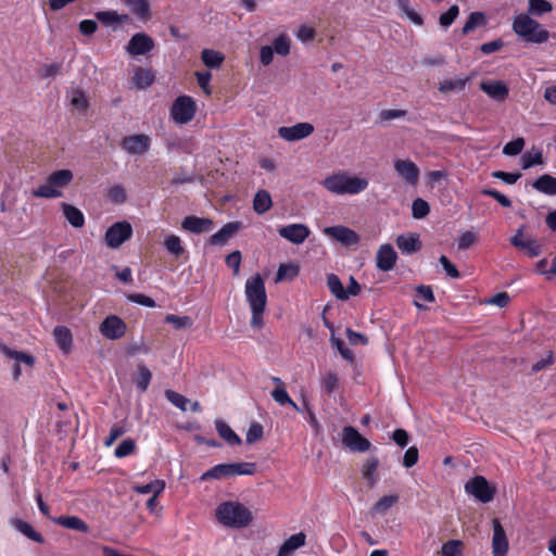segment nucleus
<instances>
[{
  "instance_id": "obj_1",
  "label": "nucleus",
  "mask_w": 556,
  "mask_h": 556,
  "mask_svg": "<svg viewBox=\"0 0 556 556\" xmlns=\"http://www.w3.org/2000/svg\"><path fill=\"white\" fill-rule=\"evenodd\" d=\"M245 296L252 309L251 326H263V313L267 303V295L263 278L257 274L245 282Z\"/></svg>"
},
{
  "instance_id": "obj_2",
  "label": "nucleus",
  "mask_w": 556,
  "mask_h": 556,
  "mask_svg": "<svg viewBox=\"0 0 556 556\" xmlns=\"http://www.w3.org/2000/svg\"><path fill=\"white\" fill-rule=\"evenodd\" d=\"M217 520L230 528H245L252 519V513L239 502H224L216 509Z\"/></svg>"
},
{
  "instance_id": "obj_3",
  "label": "nucleus",
  "mask_w": 556,
  "mask_h": 556,
  "mask_svg": "<svg viewBox=\"0 0 556 556\" xmlns=\"http://www.w3.org/2000/svg\"><path fill=\"white\" fill-rule=\"evenodd\" d=\"M323 186L334 194H357L368 187V180L346 173H336L323 180Z\"/></svg>"
},
{
  "instance_id": "obj_4",
  "label": "nucleus",
  "mask_w": 556,
  "mask_h": 556,
  "mask_svg": "<svg viewBox=\"0 0 556 556\" xmlns=\"http://www.w3.org/2000/svg\"><path fill=\"white\" fill-rule=\"evenodd\" d=\"M256 471L255 463L239 462L218 464L201 476L202 481L222 479L224 477L252 476Z\"/></svg>"
},
{
  "instance_id": "obj_5",
  "label": "nucleus",
  "mask_w": 556,
  "mask_h": 556,
  "mask_svg": "<svg viewBox=\"0 0 556 556\" xmlns=\"http://www.w3.org/2000/svg\"><path fill=\"white\" fill-rule=\"evenodd\" d=\"M465 491L475 496L481 503L491 502L496 493L483 476H476L465 483Z\"/></svg>"
},
{
  "instance_id": "obj_6",
  "label": "nucleus",
  "mask_w": 556,
  "mask_h": 556,
  "mask_svg": "<svg viewBox=\"0 0 556 556\" xmlns=\"http://www.w3.org/2000/svg\"><path fill=\"white\" fill-rule=\"evenodd\" d=\"M131 235L132 227L128 222H116L106 229L104 235V242L109 248L117 249L125 241L130 239Z\"/></svg>"
},
{
  "instance_id": "obj_7",
  "label": "nucleus",
  "mask_w": 556,
  "mask_h": 556,
  "mask_svg": "<svg viewBox=\"0 0 556 556\" xmlns=\"http://www.w3.org/2000/svg\"><path fill=\"white\" fill-rule=\"evenodd\" d=\"M195 110V102L191 97L180 96L174 101L170 114L176 123L182 125L194 117Z\"/></svg>"
},
{
  "instance_id": "obj_8",
  "label": "nucleus",
  "mask_w": 556,
  "mask_h": 556,
  "mask_svg": "<svg viewBox=\"0 0 556 556\" xmlns=\"http://www.w3.org/2000/svg\"><path fill=\"white\" fill-rule=\"evenodd\" d=\"M341 440L343 445L351 452L364 453L371 446L369 440L363 437L357 429L346 426L342 429Z\"/></svg>"
},
{
  "instance_id": "obj_9",
  "label": "nucleus",
  "mask_w": 556,
  "mask_h": 556,
  "mask_svg": "<svg viewBox=\"0 0 556 556\" xmlns=\"http://www.w3.org/2000/svg\"><path fill=\"white\" fill-rule=\"evenodd\" d=\"M101 334L110 340L121 339L126 332V324L122 318L111 315L108 316L99 327Z\"/></svg>"
},
{
  "instance_id": "obj_10",
  "label": "nucleus",
  "mask_w": 556,
  "mask_h": 556,
  "mask_svg": "<svg viewBox=\"0 0 556 556\" xmlns=\"http://www.w3.org/2000/svg\"><path fill=\"white\" fill-rule=\"evenodd\" d=\"M324 233L345 247L356 245L359 242V236L351 228L345 226H330L324 229Z\"/></svg>"
},
{
  "instance_id": "obj_11",
  "label": "nucleus",
  "mask_w": 556,
  "mask_h": 556,
  "mask_svg": "<svg viewBox=\"0 0 556 556\" xmlns=\"http://www.w3.org/2000/svg\"><path fill=\"white\" fill-rule=\"evenodd\" d=\"M525 226L517 229L516 233L510 238V244L519 250H525L531 257L538 256L542 252L541 244L531 237L523 233Z\"/></svg>"
},
{
  "instance_id": "obj_12",
  "label": "nucleus",
  "mask_w": 556,
  "mask_h": 556,
  "mask_svg": "<svg viewBox=\"0 0 556 556\" xmlns=\"http://www.w3.org/2000/svg\"><path fill=\"white\" fill-rule=\"evenodd\" d=\"M154 40L144 33L135 34L127 43L126 51L130 55H143L154 49Z\"/></svg>"
},
{
  "instance_id": "obj_13",
  "label": "nucleus",
  "mask_w": 556,
  "mask_h": 556,
  "mask_svg": "<svg viewBox=\"0 0 556 556\" xmlns=\"http://www.w3.org/2000/svg\"><path fill=\"white\" fill-rule=\"evenodd\" d=\"M314 126L309 123H298L293 126H282L278 128V135L280 138L287 141H298L312 135Z\"/></svg>"
},
{
  "instance_id": "obj_14",
  "label": "nucleus",
  "mask_w": 556,
  "mask_h": 556,
  "mask_svg": "<svg viewBox=\"0 0 556 556\" xmlns=\"http://www.w3.org/2000/svg\"><path fill=\"white\" fill-rule=\"evenodd\" d=\"M492 554L493 556H506L508 551V540L503 526L497 518L492 521Z\"/></svg>"
},
{
  "instance_id": "obj_15",
  "label": "nucleus",
  "mask_w": 556,
  "mask_h": 556,
  "mask_svg": "<svg viewBox=\"0 0 556 556\" xmlns=\"http://www.w3.org/2000/svg\"><path fill=\"white\" fill-rule=\"evenodd\" d=\"M394 169L406 184L415 186L418 182L420 172L413 161L395 160Z\"/></svg>"
},
{
  "instance_id": "obj_16",
  "label": "nucleus",
  "mask_w": 556,
  "mask_h": 556,
  "mask_svg": "<svg viewBox=\"0 0 556 556\" xmlns=\"http://www.w3.org/2000/svg\"><path fill=\"white\" fill-rule=\"evenodd\" d=\"M278 232L280 237L292 242L293 244L303 243L311 233L308 227L303 224H291L283 226L279 228Z\"/></svg>"
},
{
  "instance_id": "obj_17",
  "label": "nucleus",
  "mask_w": 556,
  "mask_h": 556,
  "mask_svg": "<svg viewBox=\"0 0 556 556\" xmlns=\"http://www.w3.org/2000/svg\"><path fill=\"white\" fill-rule=\"evenodd\" d=\"M121 146L129 154H142L150 148V138L147 135L127 136Z\"/></svg>"
},
{
  "instance_id": "obj_18",
  "label": "nucleus",
  "mask_w": 556,
  "mask_h": 556,
  "mask_svg": "<svg viewBox=\"0 0 556 556\" xmlns=\"http://www.w3.org/2000/svg\"><path fill=\"white\" fill-rule=\"evenodd\" d=\"M397 260V254L391 244H382L376 255V266L382 271L393 269Z\"/></svg>"
},
{
  "instance_id": "obj_19",
  "label": "nucleus",
  "mask_w": 556,
  "mask_h": 556,
  "mask_svg": "<svg viewBox=\"0 0 556 556\" xmlns=\"http://www.w3.org/2000/svg\"><path fill=\"white\" fill-rule=\"evenodd\" d=\"M480 89L495 101H504L509 92L508 87L502 80L482 81Z\"/></svg>"
},
{
  "instance_id": "obj_20",
  "label": "nucleus",
  "mask_w": 556,
  "mask_h": 556,
  "mask_svg": "<svg viewBox=\"0 0 556 556\" xmlns=\"http://www.w3.org/2000/svg\"><path fill=\"white\" fill-rule=\"evenodd\" d=\"M541 25L538 21L532 20L529 14L521 13L515 17L513 22V30L525 39L531 35V30H535Z\"/></svg>"
},
{
  "instance_id": "obj_21",
  "label": "nucleus",
  "mask_w": 556,
  "mask_h": 556,
  "mask_svg": "<svg viewBox=\"0 0 556 556\" xmlns=\"http://www.w3.org/2000/svg\"><path fill=\"white\" fill-rule=\"evenodd\" d=\"M212 226V219L193 215L185 217L181 222V228L191 233H202L208 231Z\"/></svg>"
},
{
  "instance_id": "obj_22",
  "label": "nucleus",
  "mask_w": 556,
  "mask_h": 556,
  "mask_svg": "<svg viewBox=\"0 0 556 556\" xmlns=\"http://www.w3.org/2000/svg\"><path fill=\"white\" fill-rule=\"evenodd\" d=\"M242 227L240 222L227 223L216 233L211 236L210 244L212 245H224L227 241Z\"/></svg>"
},
{
  "instance_id": "obj_23",
  "label": "nucleus",
  "mask_w": 556,
  "mask_h": 556,
  "mask_svg": "<svg viewBox=\"0 0 556 556\" xmlns=\"http://www.w3.org/2000/svg\"><path fill=\"white\" fill-rule=\"evenodd\" d=\"M53 338L58 346L64 352L70 353L73 343V336L71 330L65 326H56L53 329Z\"/></svg>"
},
{
  "instance_id": "obj_24",
  "label": "nucleus",
  "mask_w": 556,
  "mask_h": 556,
  "mask_svg": "<svg viewBox=\"0 0 556 556\" xmlns=\"http://www.w3.org/2000/svg\"><path fill=\"white\" fill-rule=\"evenodd\" d=\"M305 540L306 535L304 532L291 535L279 547L277 556H289L293 551L303 546L305 544Z\"/></svg>"
},
{
  "instance_id": "obj_25",
  "label": "nucleus",
  "mask_w": 556,
  "mask_h": 556,
  "mask_svg": "<svg viewBox=\"0 0 556 556\" xmlns=\"http://www.w3.org/2000/svg\"><path fill=\"white\" fill-rule=\"evenodd\" d=\"M532 187L541 193L556 195V178L548 174H544L535 179Z\"/></svg>"
},
{
  "instance_id": "obj_26",
  "label": "nucleus",
  "mask_w": 556,
  "mask_h": 556,
  "mask_svg": "<svg viewBox=\"0 0 556 556\" xmlns=\"http://www.w3.org/2000/svg\"><path fill=\"white\" fill-rule=\"evenodd\" d=\"M62 212L66 220L75 228H80L85 224V217L80 210L74 205L62 203Z\"/></svg>"
},
{
  "instance_id": "obj_27",
  "label": "nucleus",
  "mask_w": 556,
  "mask_h": 556,
  "mask_svg": "<svg viewBox=\"0 0 556 556\" xmlns=\"http://www.w3.org/2000/svg\"><path fill=\"white\" fill-rule=\"evenodd\" d=\"M488 24V17L483 12L475 11L471 12L462 28V34L468 35L478 27H484Z\"/></svg>"
},
{
  "instance_id": "obj_28",
  "label": "nucleus",
  "mask_w": 556,
  "mask_h": 556,
  "mask_svg": "<svg viewBox=\"0 0 556 556\" xmlns=\"http://www.w3.org/2000/svg\"><path fill=\"white\" fill-rule=\"evenodd\" d=\"M51 520L64 528L80 531V532H87L88 531V525L81 520L80 518L76 516H60L56 518H51Z\"/></svg>"
},
{
  "instance_id": "obj_29",
  "label": "nucleus",
  "mask_w": 556,
  "mask_h": 556,
  "mask_svg": "<svg viewBox=\"0 0 556 556\" xmlns=\"http://www.w3.org/2000/svg\"><path fill=\"white\" fill-rule=\"evenodd\" d=\"M396 245L403 252L412 254L420 249V242L417 235H401L396 238Z\"/></svg>"
},
{
  "instance_id": "obj_30",
  "label": "nucleus",
  "mask_w": 556,
  "mask_h": 556,
  "mask_svg": "<svg viewBox=\"0 0 556 556\" xmlns=\"http://www.w3.org/2000/svg\"><path fill=\"white\" fill-rule=\"evenodd\" d=\"M73 173L70 169H60L51 173L48 180L58 190L67 187L73 180Z\"/></svg>"
},
{
  "instance_id": "obj_31",
  "label": "nucleus",
  "mask_w": 556,
  "mask_h": 556,
  "mask_svg": "<svg viewBox=\"0 0 556 556\" xmlns=\"http://www.w3.org/2000/svg\"><path fill=\"white\" fill-rule=\"evenodd\" d=\"M0 352L3 355H5L7 357L14 359L17 364H20L22 362L29 367H33L35 364L34 356H31L30 354L21 352V351L12 350L4 343H0Z\"/></svg>"
},
{
  "instance_id": "obj_32",
  "label": "nucleus",
  "mask_w": 556,
  "mask_h": 556,
  "mask_svg": "<svg viewBox=\"0 0 556 556\" xmlns=\"http://www.w3.org/2000/svg\"><path fill=\"white\" fill-rule=\"evenodd\" d=\"M216 430L220 438H223L230 445H240L241 439L235 431L223 420L215 421Z\"/></svg>"
},
{
  "instance_id": "obj_33",
  "label": "nucleus",
  "mask_w": 556,
  "mask_h": 556,
  "mask_svg": "<svg viewBox=\"0 0 556 556\" xmlns=\"http://www.w3.org/2000/svg\"><path fill=\"white\" fill-rule=\"evenodd\" d=\"M273 205L271 197L266 190H258L254 195L253 208L257 214L267 212Z\"/></svg>"
},
{
  "instance_id": "obj_34",
  "label": "nucleus",
  "mask_w": 556,
  "mask_h": 556,
  "mask_svg": "<svg viewBox=\"0 0 556 556\" xmlns=\"http://www.w3.org/2000/svg\"><path fill=\"white\" fill-rule=\"evenodd\" d=\"M125 4L138 17L142 20L150 17V5L147 0H125Z\"/></svg>"
},
{
  "instance_id": "obj_35",
  "label": "nucleus",
  "mask_w": 556,
  "mask_h": 556,
  "mask_svg": "<svg viewBox=\"0 0 556 556\" xmlns=\"http://www.w3.org/2000/svg\"><path fill=\"white\" fill-rule=\"evenodd\" d=\"M132 79L139 89H146L153 83L154 75L150 70L137 67Z\"/></svg>"
},
{
  "instance_id": "obj_36",
  "label": "nucleus",
  "mask_w": 556,
  "mask_h": 556,
  "mask_svg": "<svg viewBox=\"0 0 556 556\" xmlns=\"http://www.w3.org/2000/svg\"><path fill=\"white\" fill-rule=\"evenodd\" d=\"M327 286L331 293L339 300L346 301L348 294L345 293V289L340 280V278L334 274H329L327 276Z\"/></svg>"
},
{
  "instance_id": "obj_37",
  "label": "nucleus",
  "mask_w": 556,
  "mask_h": 556,
  "mask_svg": "<svg viewBox=\"0 0 556 556\" xmlns=\"http://www.w3.org/2000/svg\"><path fill=\"white\" fill-rule=\"evenodd\" d=\"M152 379V374L150 369L143 365L139 364L137 367V378H136V386L140 392H146L149 388V384Z\"/></svg>"
},
{
  "instance_id": "obj_38",
  "label": "nucleus",
  "mask_w": 556,
  "mask_h": 556,
  "mask_svg": "<svg viewBox=\"0 0 556 556\" xmlns=\"http://www.w3.org/2000/svg\"><path fill=\"white\" fill-rule=\"evenodd\" d=\"M300 268L295 264H281L276 273V282L293 280L299 275Z\"/></svg>"
},
{
  "instance_id": "obj_39",
  "label": "nucleus",
  "mask_w": 556,
  "mask_h": 556,
  "mask_svg": "<svg viewBox=\"0 0 556 556\" xmlns=\"http://www.w3.org/2000/svg\"><path fill=\"white\" fill-rule=\"evenodd\" d=\"M13 526L15 527L16 530H18L21 533H23L28 539H30L35 542H38V543L43 542L42 535L40 533L36 532L34 530V528L28 522L23 521L21 519H15V520H13Z\"/></svg>"
},
{
  "instance_id": "obj_40",
  "label": "nucleus",
  "mask_w": 556,
  "mask_h": 556,
  "mask_svg": "<svg viewBox=\"0 0 556 556\" xmlns=\"http://www.w3.org/2000/svg\"><path fill=\"white\" fill-rule=\"evenodd\" d=\"M553 10V5L547 0H529L528 2V14L534 16H541Z\"/></svg>"
},
{
  "instance_id": "obj_41",
  "label": "nucleus",
  "mask_w": 556,
  "mask_h": 556,
  "mask_svg": "<svg viewBox=\"0 0 556 556\" xmlns=\"http://www.w3.org/2000/svg\"><path fill=\"white\" fill-rule=\"evenodd\" d=\"M201 59L207 67L216 68L223 63L224 55L218 51L204 49L201 53Z\"/></svg>"
},
{
  "instance_id": "obj_42",
  "label": "nucleus",
  "mask_w": 556,
  "mask_h": 556,
  "mask_svg": "<svg viewBox=\"0 0 556 556\" xmlns=\"http://www.w3.org/2000/svg\"><path fill=\"white\" fill-rule=\"evenodd\" d=\"M165 489V482L163 480H154L144 485H136L132 490L140 494L153 493V495L159 496L163 490Z\"/></svg>"
},
{
  "instance_id": "obj_43",
  "label": "nucleus",
  "mask_w": 556,
  "mask_h": 556,
  "mask_svg": "<svg viewBox=\"0 0 556 556\" xmlns=\"http://www.w3.org/2000/svg\"><path fill=\"white\" fill-rule=\"evenodd\" d=\"M164 247L166 250L176 257H179L185 253V248L181 244V240L176 235H169L164 240Z\"/></svg>"
},
{
  "instance_id": "obj_44",
  "label": "nucleus",
  "mask_w": 556,
  "mask_h": 556,
  "mask_svg": "<svg viewBox=\"0 0 556 556\" xmlns=\"http://www.w3.org/2000/svg\"><path fill=\"white\" fill-rule=\"evenodd\" d=\"M467 81V78L445 79L439 84V90L442 93L460 91L465 88Z\"/></svg>"
},
{
  "instance_id": "obj_45",
  "label": "nucleus",
  "mask_w": 556,
  "mask_h": 556,
  "mask_svg": "<svg viewBox=\"0 0 556 556\" xmlns=\"http://www.w3.org/2000/svg\"><path fill=\"white\" fill-rule=\"evenodd\" d=\"M33 195L36 198H45V199H54L62 195V191L58 190L49 182L39 186L36 190L33 191Z\"/></svg>"
},
{
  "instance_id": "obj_46",
  "label": "nucleus",
  "mask_w": 556,
  "mask_h": 556,
  "mask_svg": "<svg viewBox=\"0 0 556 556\" xmlns=\"http://www.w3.org/2000/svg\"><path fill=\"white\" fill-rule=\"evenodd\" d=\"M165 323L173 325L177 330L190 329L193 326V320L189 316H178L175 314H168L165 317Z\"/></svg>"
},
{
  "instance_id": "obj_47",
  "label": "nucleus",
  "mask_w": 556,
  "mask_h": 556,
  "mask_svg": "<svg viewBox=\"0 0 556 556\" xmlns=\"http://www.w3.org/2000/svg\"><path fill=\"white\" fill-rule=\"evenodd\" d=\"M320 386L327 394H331L339 386V377L334 371H328L323 375Z\"/></svg>"
},
{
  "instance_id": "obj_48",
  "label": "nucleus",
  "mask_w": 556,
  "mask_h": 556,
  "mask_svg": "<svg viewBox=\"0 0 556 556\" xmlns=\"http://www.w3.org/2000/svg\"><path fill=\"white\" fill-rule=\"evenodd\" d=\"M397 501L396 495H384L375 503L372 509L380 515H384Z\"/></svg>"
},
{
  "instance_id": "obj_49",
  "label": "nucleus",
  "mask_w": 556,
  "mask_h": 556,
  "mask_svg": "<svg viewBox=\"0 0 556 556\" xmlns=\"http://www.w3.org/2000/svg\"><path fill=\"white\" fill-rule=\"evenodd\" d=\"M396 5L414 24L418 26L424 24L422 17L410 9L408 0H396Z\"/></svg>"
},
{
  "instance_id": "obj_50",
  "label": "nucleus",
  "mask_w": 556,
  "mask_h": 556,
  "mask_svg": "<svg viewBox=\"0 0 556 556\" xmlns=\"http://www.w3.org/2000/svg\"><path fill=\"white\" fill-rule=\"evenodd\" d=\"M379 466V460L376 457L367 459V462L364 464L362 473L363 477L368 481L370 485H372L376 481L375 472Z\"/></svg>"
},
{
  "instance_id": "obj_51",
  "label": "nucleus",
  "mask_w": 556,
  "mask_h": 556,
  "mask_svg": "<svg viewBox=\"0 0 556 556\" xmlns=\"http://www.w3.org/2000/svg\"><path fill=\"white\" fill-rule=\"evenodd\" d=\"M430 212V206L424 199L417 198L412 204V214L416 219L425 218Z\"/></svg>"
},
{
  "instance_id": "obj_52",
  "label": "nucleus",
  "mask_w": 556,
  "mask_h": 556,
  "mask_svg": "<svg viewBox=\"0 0 556 556\" xmlns=\"http://www.w3.org/2000/svg\"><path fill=\"white\" fill-rule=\"evenodd\" d=\"M165 397L169 403H172L174 406L179 408L182 412L187 410V404L189 403V400L181 395L178 392H175L173 390H166L165 391Z\"/></svg>"
},
{
  "instance_id": "obj_53",
  "label": "nucleus",
  "mask_w": 556,
  "mask_h": 556,
  "mask_svg": "<svg viewBox=\"0 0 556 556\" xmlns=\"http://www.w3.org/2000/svg\"><path fill=\"white\" fill-rule=\"evenodd\" d=\"M274 51L281 55L286 56L290 53V39L286 34L279 35L273 46Z\"/></svg>"
},
{
  "instance_id": "obj_54",
  "label": "nucleus",
  "mask_w": 556,
  "mask_h": 556,
  "mask_svg": "<svg viewBox=\"0 0 556 556\" xmlns=\"http://www.w3.org/2000/svg\"><path fill=\"white\" fill-rule=\"evenodd\" d=\"M459 14V8L457 4L452 5L446 12L442 13L439 17V24L447 28L450 27L454 21L457 18Z\"/></svg>"
},
{
  "instance_id": "obj_55",
  "label": "nucleus",
  "mask_w": 556,
  "mask_h": 556,
  "mask_svg": "<svg viewBox=\"0 0 556 556\" xmlns=\"http://www.w3.org/2000/svg\"><path fill=\"white\" fill-rule=\"evenodd\" d=\"M96 17L106 25L118 23L128 18L127 15L119 16L116 12L113 11H99L96 13Z\"/></svg>"
},
{
  "instance_id": "obj_56",
  "label": "nucleus",
  "mask_w": 556,
  "mask_h": 556,
  "mask_svg": "<svg viewBox=\"0 0 556 556\" xmlns=\"http://www.w3.org/2000/svg\"><path fill=\"white\" fill-rule=\"evenodd\" d=\"M525 147V139L519 137L507 142L503 148V153L508 156H515L521 153Z\"/></svg>"
},
{
  "instance_id": "obj_57",
  "label": "nucleus",
  "mask_w": 556,
  "mask_h": 556,
  "mask_svg": "<svg viewBox=\"0 0 556 556\" xmlns=\"http://www.w3.org/2000/svg\"><path fill=\"white\" fill-rule=\"evenodd\" d=\"M135 450L136 442L132 439H126L115 448L114 455L117 458H123L132 454Z\"/></svg>"
},
{
  "instance_id": "obj_58",
  "label": "nucleus",
  "mask_w": 556,
  "mask_h": 556,
  "mask_svg": "<svg viewBox=\"0 0 556 556\" xmlns=\"http://www.w3.org/2000/svg\"><path fill=\"white\" fill-rule=\"evenodd\" d=\"M462 542L458 540L447 541L442 545V556H462Z\"/></svg>"
},
{
  "instance_id": "obj_59",
  "label": "nucleus",
  "mask_w": 556,
  "mask_h": 556,
  "mask_svg": "<svg viewBox=\"0 0 556 556\" xmlns=\"http://www.w3.org/2000/svg\"><path fill=\"white\" fill-rule=\"evenodd\" d=\"M263 434H264L263 426L258 422H253L247 432L245 441L248 444H252V443L261 440L263 438Z\"/></svg>"
},
{
  "instance_id": "obj_60",
  "label": "nucleus",
  "mask_w": 556,
  "mask_h": 556,
  "mask_svg": "<svg viewBox=\"0 0 556 556\" xmlns=\"http://www.w3.org/2000/svg\"><path fill=\"white\" fill-rule=\"evenodd\" d=\"M330 340H331L332 345L336 346L337 350L339 351L342 358H344L349 362H353V359H354L353 352L344 345L343 340H341L340 338H336L333 334L331 336Z\"/></svg>"
},
{
  "instance_id": "obj_61",
  "label": "nucleus",
  "mask_w": 556,
  "mask_h": 556,
  "mask_svg": "<svg viewBox=\"0 0 556 556\" xmlns=\"http://www.w3.org/2000/svg\"><path fill=\"white\" fill-rule=\"evenodd\" d=\"M549 38V33L541 26L535 30H531L530 36H526L525 40L533 43H543Z\"/></svg>"
},
{
  "instance_id": "obj_62",
  "label": "nucleus",
  "mask_w": 556,
  "mask_h": 556,
  "mask_svg": "<svg viewBox=\"0 0 556 556\" xmlns=\"http://www.w3.org/2000/svg\"><path fill=\"white\" fill-rule=\"evenodd\" d=\"M522 168L528 169L534 165H541L543 163L542 152L538 151L534 154L526 153L521 157Z\"/></svg>"
},
{
  "instance_id": "obj_63",
  "label": "nucleus",
  "mask_w": 556,
  "mask_h": 556,
  "mask_svg": "<svg viewBox=\"0 0 556 556\" xmlns=\"http://www.w3.org/2000/svg\"><path fill=\"white\" fill-rule=\"evenodd\" d=\"M71 104L80 111L86 110L88 108V101L86 99L85 93L79 89H74L71 99Z\"/></svg>"
},
{
  "instance_id": "obj_64",
  "label": "nucleus",
  "mask_w": 556,
  "mask_h": 556,
  "mask_svg": "<svg viewBox=\"0 0 556 556\" xmlns=\"http://www.w3.org/2000/svg\"><path fill=\"white\" fill-rule=\"evenodd\" d=\"M108 197L112 202L117 203V204L124 203L126 201L125 189L119 185H116V186H113L112 188H110L109 192H108Z\"/></svg>"
}]
</instances>
